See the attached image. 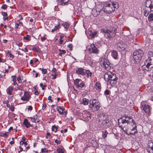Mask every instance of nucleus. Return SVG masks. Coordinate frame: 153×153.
<instances>
[{"instance_id": "42", "label": "nucleus", "mask_w": 153, "mask_h": 153, "mask_svg": "<svg viewBox=\"0 0 153 153\" xmlns=\"http://www.w3.org/2000/svg\"><path fill=\"white\" fill-rule=\"evenodd\" d=\"M23 127H24L25 126L26 128H29L30 127H33V125H23Z\"/></svg>"}, {"instance_id": "23", "label": "nucleus", "mask_w": 153, "mask_h": 153, "mask_svg": "<svg viewBox=\"0 0 153 153\" xmlns=\"http://www.w3.org/2000/svg\"><path fill=\"white\" fill-rule=\"evenodd\" d=\"M81 80L80 79H76L74 80V83L76 85L77 87L79 85V83Z\"/></svg>"}, {"instance_id": "32", "label": "nucleus", "mask_w": 153, "mask_h": 153, "mask_svg": "<svg viewBox=\"0 0 153 153\" xmlns=\"http://www.w3.org/2000/svg\"><path fill=\"white\" fill-rule=\"evenodd\" d=\"M57 151L58 153H64V149L62 148H59L57 149Z\"/></svg>"}, {"instance_id": "5", "label": "nucleus", "mask_w": 153, "mask_h": 153, "mask_svg": "<svg viewBox=\"0 0 153 153\" xmlns=\"http://www.w3.org/2000/svg\"><path fill=\"white\" fill-rule=\"evenodd\" d=\"M142 68L144 71H149L153 68V56L149 58L148 60L145 62V64L142 66Z\"/></svg>"}, {"instance_id": "64", "label": "nucleus", "mask_w": 153, "mask_h": 153, "mask_svg": "<svg viewBox=\"0 0 153 153\" xmlns=\"http://www.w3.org/2000/svg\"><path fill=\"white\" fill-rule=\"evenodd\" d=\"M6 53L7 54H10L11 53V52L10 51L8 50L6 51Z\"/></svg>"}, {"instance_id": "49", "label": "nucleus", "mask_w": 153, "mask_h": 153, "mask_svg": "<svg viewBox=\"0 0 153 153\" xmlns=\"http://www.w3.org/2000/svg\"><path fill=\"white\" fill-rule=\"evenodd\" d=\"M17 80L19 82V83H21L22 82V80L20 78V76H19V77L17 78Z\"/></svg>"}, {"instance_id": "50", "label": "nucleus", "mask_w": 153, "mask_h": 153, "mask_svg": "<svg viewBox=\"0 0 153 153\" xmlns=\"http://www.w3.org/2000/svg\"><path fill=\"white\" fill-rule=\"evenodd\" d=\"M12 77L13 78L12 81H16V77L15 76H12Z\"/></svg>"}, {"instance_id": "46", "label": "nucleus", "mask_w": 153, "mask_h": 153, "mask_svg": "<svg viewBox=\"0 0 153 153\" xmlns=\"http://www.w3.org/2000/svg\"><path fill=\"white\" fill-rule=\"evenodd\" d=\"M72 44H69L68 45V47L70 48V51H72Z\"/></svg>"}, {"instance_id": "63", "label": "nucleus", "mask_w": 153, "mask_h": 153, "mask_svg": "<svg viewBox=\"0 0 153 153\" xmlns=\"http://www.w3.org/2000/svg\"><path fill=\"white\" fill-rule=\"evenodd\" d=\"M41 152L42 153L45 152V149H41Z\"/></svg>"}, {"instance_id": "48", "label": "nucleus", "mask_w": 153, "mask_h": 153, "mask_svg": "<svg viewBox=\"0 0 153 153\" xmlns=\"http://www.w3.org/2000/svg\"><path fill=\"white\" fill-rule=\"evenodd\" d=\"M17 45H18L19 47H21L22 45V43L21 42H18L17 43Z\"/></svg>"}, {"instance_id": "57", "label": "nucleus", "mask_w": 153, "mask_h": 153, "mask_svg": "<svg viewBox=\"0 0 153 153\" xmlns=\"http://www.w3.org/2000/svg\"><path fill=\"white\" fill-rule=\"evenodd\" d=\"M10 109L11 111H14V108L13 106H12L10 108Z\"/></svg>"}, {"instance_id": "30", "label": "nucleus", "mask_w": 153, "mask_h": 153, "mask_svg": "<svg viewBox=\"0 0 153 153\" xmlns=\"http://www.w3.org/2000/svg\"><path fill=\"white\" fill-rule=\"evenodd\" d=\"M59 50L60 52V53L59 54V56H62L63 53H66V51L65 50L59 49Z\"/></svg>"}, {"instance_id": "14", "label": "nucleus", "mask_w": 153, "mask_h": 153, "mask_svg": "<svg viewBox=\"0 0 153 153\" xmlns=\"http://www.w3.org/2000/svg\"><path fill=\"white\" fill-rule=\"evenodd\" d=\"M30 95L29 93L25 91V92L24 96L22 97L21 100L23 101H28Z\"/></svg>"}, {"instance_id": "20", "label": "nucleus", "mask_w": 153, "mask_h": 153, "mask_svg": "<svg viewBox=\"0 0 153 153\" xmlns=\"http://www.w3.org/2000/svg\"><path fill=\"white\" fill-rule=\"evenodd\" d=\"M111 55L114 59H117L118 57V54L117 51H113Z\"/></svg>"}, {"instance_id": "55", "label": "nucleus", "mask_w": 153, "mask_h": 153, "mask_svg": "<svg viewBox=\"0 0 153 153\" xmlns=\"http://www.w3.org/2000/svg\"><path fill=\"white\" fill-rule=\"evenodd\" d=\"M59 109L60 110H61L62 111L65 110V108L64 107H61L60 106L59 107Z\"/></svg>"}, {"instance_id": "36", "label": "nucleus", "mask_w": 153, "mask_h": 153, "mask_svg": "<svg viewBox=\"0 0 153 153\" xmlns=\"http://www.w3.org/2000/svg\"><path fill=\"white\" fill-rule=\"evenodd\" d=\"M23 124H30L28 123V120L26 119H25L23 121Z\"/></svg>"}, {"instance_id": "10", "label": "nucleus", "mask_w": 153, "mask_h": 153, "mask_svg": "<svg viewBox=\"0 0 153 153\" xmlns=\"http://www.w3.org/2000/svg\"><path fill=\"white\" fill-rule=\"evenodd\" d=\"M89 52L90 53H92L97 54L98 53V50L94 44H91L88 49Z\"/></svg>"}, {"instance_id": "44", "label": "nucleus", "mask_w": 153, "mask_h": 153, "mask_svg": "<svg viewBox=\"0 0 153 153\" xmlns=\"http://www.w3.org/2000/svg\"><path fill=\"white\" fill-rule=\"evenodd\" d=\"M30 36L29 35H27L26 36H24L23 39H25L26 40H28L30 39Z\"/></svg>"}, {"instance_id": "43", "label": "nucleus", "mask_w": 153, "mask_h": 153, "mask_svg": "<svg viewBox=\"0 0 153 153\" xmlns=\"http://www.w3.org/2000/svg\"><path fill=\"white\" fill-rule=\"evenodd\" d=\"M1 8L4 10L6 9L7 8V5L6 4H3L1 7Z\"/></svg>"}, {"instance_id": "28", "label": "nucleus", "mask_w": 153, "mask_h": 153, "mask_svg": "<svg viewBox=\"0 0 153 153\" xmlns=\"http://www.w3.org/2000/svg\"><path fill=\"white\" fill-rule=\"evenodd\" d=\"M58 128V126H56L55 125H54L52 127V131L56 132L57 131Z\"/></svg>"}, {"instance_id": "27", "label": "nucleus", "mask_w": 153, "mask_h": 153, "mask_svg": "<svg viewBox=\"0 0 153 153\" xmlns=\"http://www.w3.org/2000/svg\"><path fill=\"white\" fill-rule=\"evenodd\" d=\"M91 143L93 147H96L98 146V144L97 142L94 140H92L91 141Z\"/></svg>"}, {"instance_id": "35", "label": "nucleus", "mask_w": 153, "mask_h": 153, "mask_svg": "<svg viewBox=\"0 0 153 153\" xmlns=\"http://www.w3.org/2000/svg\"><path fill=\"white\" fill-rule=\"evenodd\" d=\"M3 103L6 104L7 105V106L8 108H10V104H8L9 101L8 100L4 101L3 102Z\"/></svg>"}, {"instance_id": "62", "label": "nucleus", "mask_w": 153, "mask_h": 153, "mask_svg": "<svg viewBox=\"0 0 153 153\" xmlns=\"http://www.w3.org/2000/svg\"><path fill=\"white\" fill-rule=\"evenodd\" d=\"M9 56L10 57L12 58H13L14 57V56L12 54H11V53H10V54H9Z\"/></svg>"}, {"instance_id": "9", "label": "nucleus", "mask_w": 153, "mask_h": 153, "mask_svg": "<svg viewBox=\"0 0 153 153\" xmlns=\"http://www.w3.org/2000/svg\"><path fill=\"white\" fill-rule=\"evenodd\" d=\"M113 5L111 4H108L105 5L103 8V11L106 13L109 14L115 10L114 8H113Z\"/></svg>"}, {"instance_id": "25", "label": "nucleus", "mask_w": 153, "mask_h": 153, "mask_svg": "<svg viewBox=\"0 0 153 153\" xmlns=\"http://www.w3.org/2000/svg\"><path fill=\"white\" fill-rule=\"evenodd\" d=\"M82 101V104L85 105H88L89 102V100L85 98L83 99Z\"/></svg>"}, {"instance_id": "16", "label": "nucleus", "mask_w": 153, "mask_h": 153, "mask_svg": "<svg viewBox=\"0 0 153 153\" xmlns=\"http://www.w3.org/2000/svg\"><path fill=\"white\" fill-rule=\"evenodd\" d=\"M58 3L62 5H65L67 4L69 0H58Z\"/></svg>"}, {"instance_id": "17", "label": "nucleus", "mask_w": 153, "mask_h": 153, "mask_svg": "<svg viewBox=\"0 0 153 153\" xmlns=\"http://www.w3.org/2000/svg\"><path fill=\"white\" fill-rule=\"evenodd\" d=\"M89 34L92 38H94L95 37L97 36V32L90 31L89 33Z\"/></svg>"}, {"instance_id": "3", "label": "nucleus", "mask_w": 153, "mask_h": 153, "mask_svg": "<svg viewBox=\"0 0 153 153\" xmlns=\"http://www.w3.org/2000/svg\"><path fill=\"white\" fill-rule=\"evenodd\" d=\"M101 33H104L107 36V38L108 39L113 38L115 37L117 33V28L115 27L110 28L109 29L105 30L102 29Z\"/></svg>"}, {"instance_id": "52", "label": "nucleus", "mask_w": 153, "mask_h": 153, "mask_svg": "<svg viewBox=\"0 0 153 153\" xmlns=\"http://www.w3.org/2000/svg\"><path fill=\"white\" fill-rule=\"evenodd\" d=\"M31 121L32 122H34L35 123H36V120H35V118H32V117H31Z\"/></svg>"}, {"instance_id": "37", "label": "nucleus", "mask_w": 153, "mask_h": 153, "mask_svg": "<svg viewBox=\"0 0 153 153\" xmlns=\"http://www.w3.org/2000/svg\"><path fill=\"white\" fill-rule=\"evenodd\" d=\"M42 72L43 74H46L47 73V70L46 69L42 68Z\"/></svg>"}, {"instance_id": "6", "label": "nucleus", "mask_w": 153, "mask_h": 153, "mask_svg": "<svg viewBox=\"0 0 153 153\" xmlns=\"http://www.w3.org/2000/svg\"><path fill=\"white\" fill-rule=\"evenodd\" d=\"M100 107L99 102L97 101L96 99L90 101L89 107L90 109L92 111H94L98 110L100 109Z\"/></svg>"}, {"instance_id": "24", "label": "nucleus", "mask_w": 153, "mask_h": 153, "mask_svg": "<svg viewBox=\"0 0 153 153\" xmlns=\"http://www.w3.org/2000/svg\"><path fill=\"white\" fill-rule=\"evenodd\" d=\"M96 125H90L89 128L93 130L96 131L98 130V128L97 126H96Z\"/></svg>"}, {"instance_id": "19", "label": "nucleus", "mask_w": 153, "mask_h": 153, "mask_svg": "<svg viewBox=\"0 0 153 153\" xmlns=\"http://www.w3.org/2000/svg\"><path fill=\"white\" fill-rule=\"evenodd\" d=\"M13 86H10L9 87L7 90V93L10 95H11L12 92L13 91Z\"/></svg>"}, {"instance_id": "58", "label": "nucleus", "mask_w": 153, "mask_h": 153, "mask_svg": "<svg viewBox=\"0 0 153 153\" xmlns=\"http://www.w3.org/2000/svg\"><path fill=\"white\" fill-rule=\"evenodd\" d=\"M33 108L32 106L31 105L29 106L28 108V110H32V109Z\"/></svg>"}, {"instance_id": "13", "label": "nucleus", "mask_w": 153, "mask_h": 153, "mask_svg": "<svg viewBox=\"0 0 153 153\" xmlns=\"http://www.w3.org/2000/svg\"><path fill=\"white\" fill-rule=\"evenodd\" d=\"M84 69L82 68H77L76 69V73L77 74L81 75L82 76L85 75Z\"/></svg>"}, {"instance_id": "59", "label": "nucleus", "mask_w": 153, "mask_h": 153, "mask_svg": "<svg viewBox=\"0 0 153 153\" xmlns=\"http://www.w3.org/2000/svg\"><path fill=\"white\" fill-rule=\"evenodd\" d=\"M46 106H47V105H46V104H43L42 107V109H45V108H46Z\"/></svg>"}, {"instance_id": "34", "label": "nucleus", "mask_w": 153, "mask_h": 153, "mask_svg": "<svg viewBox=\"0 0 153 153\" xmlns=\"http://www.w3.org/2000/svg\"><path fill=\"white\" fill-rule=\"evenodd\" d=\"M64 27L65 29H67L69 27V25L66 22L63 23L62 24Z\"/></svg>"}, {"instance_id": "4", "label": "nucleus", "mask_w": 153, "mask_h": 153, "mask_svg": "<svg viewBox=\"0 0 153 153\" xmlns=\"http://www.w3.org/2000/svg\"><path fill=\"white\" fill-rule=\"evenodd\" d=\"M118 124L120 123H127L130 124L133 123L135 124V122L133 119L130 117H128L126 115L123 116L120 118L118 120Z\"/></svg>"}, {"instance_id": "18", "label": "nucleus", "mask_w": 153, "mask_h": 153, "mask_svg": "<svg viewBox=\"0 0 153 153\" xmlns=\"http://www.w3.org/2000/svg\"><path fill=\"white\" fill-rule=\"evenodd\" d=\"M107 81L108 84L109 83L111 85L113 86L115 85L117 82V80H116L115 79L114 80H108Z\"/></svg>"}, {"instance_id": "41", "label": "nucleus", "mask_w": 153, "mask_h": 153, "mask_svg": "<svg viewBox=\"0 0 153 153\" xmlns=\"http://www.w3.org/2000/svg\"><path fill=\"white\" fill-rule=\"evenodd\" d=\"M85 86V84L83 82L81 83L78 87V88L80 87L82 88Z\"/></svg>"}, {"instance_id": "56", "label": "nucleus", "mask_w": 153, "mask_h": 153, "mask_svg": "<svg viewBox=\"0 0 153 153\" xmlns=\"http://www.w3.org/2000/svg\"><path fill=\"white\" fill-rule=\"evenodd\" d=\"M19 148L20 149V151H18L19 153L20 152L23 151V149L21 146H19Z\"/></svg>"}, {"instance_id": "31", "label": "nucleus", "mask_w": 153, "mask_h": 153, "mask_svg": "<svg viewBox=\"0 0 153 153\" xmlns=\"http://www.w3.org/2000/svg\"><path fill=\"white\" fill-rule=\"evenodd\" d=\"M108 134V133L106 130L104 132H103L102 133V135L103 137L104 138H105L107 136V134Z\"/></svg>"}, {"instance_id": "12", "label": "nucleus", "mask_w": 153, "mask_h": 153, "mask_svg": "<svg viewBox=\"0 0 153 153\" xmlns=\"http://www.w3.org/2000/svg\"><path fill=\"white\" fill-rule=\"evenodd\" d=\"M142 107L143 110L146 113L149 114L150 113L151 108L149 105L146 104L142 105Z\"/></svg>"}, {"instance_id": "47", "label": "nucleus", "mask_w": 153, "mask_h": 153, "mask_svg": "<svg viewBox=\"0 0 153 153\" xmlns=\"http://www.w3.org/2000/svg\"><path fill=\"white\" fill-rule=\"evenodd\" d=\"M55 142L57 144H59L60 143L61 141L60 140H59L56 139L55 141Z\"/></svg>"}, {"instance_id": "8", "label": "nucleus", "mask_w": 153, "mask_h": 153, "mask_svg": "<svg viewBox=\"0 0 153 153\" xmlns=\"http://www.w3.org/2000/svg\"><path fill=\"white\" fill-rule=\"evenodd\" d=\"M104 79L106 81L117 80L118 78L116 74L112 73L109 72L105 73L104 76Z\"/></svg>"}, {"instance_id": "29", "label": "nucleus", "mask_w": 153, "mask_h": 153, "mask_svg": "<svg viewBox=\"0 0 153 153\" xmlns=\"http://www.w3.org/2000/svg\"><path fill=\"white\" fill-rule=\"evenodd\" d=\"M148 20L149 21L153 20V14L151 13L148 16Z\"/></svg>"}, {"instance_id": "11", "label": "nucleus", "mask_w": 153, "mask_h": 153, "mask_svg": "<svg viewBox=\"0 0 153 153\" xmlns=\"http://www.w3.org/2000/svg\"><path fill=\"white\" fill-rule=\"evenodd\" d=\"M146 149L148 152L153 153V143L151 141H149Z\"/></svg>"}, {"instance_id": "26", "label": "nucleus", "mask_w": 153, "mask_h": 153, "mask_svg": "<svg viewBox=\"0 0 153 153\" xmlns=\"http://www.w3.org/2000/svg\"><path fill=\"white\" fill-rule=\"evenodd\" d=\"M9 134L8 132H5L4 134L3 133H0V136L1 137H3L5 138H6L8 136Z\"/></svg>"}, {"instance_id": "38", "label": "nucleus", "mask_w": 153, "mask_h": 153, "mask_svg": "<svg viewBox=\"0 0 153 153\" xmlns=\"http://www.w3.org/2000/svg\"><path fill=\"white\" fill-rule=\"evenodd\" d=\"M95 85L99 89H100L101 88L100 84L99 83L96 82Z\"/></svg>"}, {"instance_id": "22", "label": "nucleus", "mask_w": 153, "mask_h": 153, "mask_svg": "<svg viewBox=\"0 0 153 153\" xmlns=\"http://www.w3.org/2000/svg\"><path fill=\"white\" fill-rule=\"evenodd\" d=\"M85 75L87 74V77H88L89 76H91L92 75V73L88 70H86L85 71Z\"/></svg>"}, {"instance_id": "2", "label": "nucleus", "mask_w": 153, "mask_h": 153, "mask_svg": "<svg viewBox=\"0 0 153 153\" xmlns=\"http://www.w3.org/2000/svg\"><path fill=\"white\" fill-rule=\"evenodd\" d=\"M146 6L143 8L144 15L147 16L149 13L153 11V0H146Z\"/></svg>"}, {"instance_id": "40", "label": "nucleus", "mask_w": 153, "mask_h": 153, "mask_svg": "<svg viewBox=\"0 0 153 153\" xmlns=\"http://www.w3.org/2000/svg\"><path fill=\"white\" fill-rule=\"evenodd\" d=\"M110 91L108 90H106L104 92V94L105 95H108L109 94Z\"/></svg>"}, {"instance_id": "45", "label": "nucleus", "mask_w": 153, "mask_h": 153, "mask_svg": "<svg viewBox=\"0 0 153 153\" xmlns=\"http://www.w3.org/2000/svg\"><path fill=\"white\" fill-rule=\"evenodd\" d=\"M32 50L36 52H38L39 51V49L36 47H33L32 49Z\"/></svg>"}, {"instance_id": "54", "label": "nucleus", "mask_w": 153, "mask_h": 153, "mask_svg": "<svg viewBox=\"0 0 153 153\" xmlns=\"http://www.w3.org/2000/svg\"><path fill=\"white\" fill-rule=\"evenodd\" d=\"M56 110L58 111H59V114H63V111H59V109L58 108H57L56 109Z\"/></svg>"}, {"instance_id": "21", "label": "nucleus", "mask_w": 153, "mask_h": 153, "mask_svg": "<svg viewBox=\"0 0 153 153\" xmlns=\"http://www.w3.org/2000/svg\"><path fill=\"white\" fill-rule=\"evenodd\" d=\"M118 47L121 49L122 50H124L126 47V45H125L124 43L121 45L120 43L118 44Z\"/></svg>"}, {"instance_id": "39", "label": "nucleus", "mask_w": 153, "mask_h": 153, "mask_svg": "<svg viewBox=\"0 0 153 153\" xmlns=\"http://www.w3.org/2000/svg\"><path fill=\"white\" fill-rule=\"evenodd\" d=\"M60 24H59L58 25L54 27V30H58V29H59L60 27Z\"/></svg>"}, {"instance_id": "60", "label": "nucleus", "mask_w": 153, "mask_h": 153, "mask_svg": "<svg viewBox=\"0 0 153 153\" xmlns=\"http://www.w3.org/2000/svg\"><path fill=\"white\" fill-rule=\"evenodd\" d=\"M46 37H43L41 38V40L43 42L44 41L46 40Z\"/></svg>"}, {"instance_id": "51", "label": "nucleus", "mask_w": 153, "mask_h": 153, "mask_svg": "<svg viewBox=\"0 0 153 153\" xmlns=\"http://www.w3.org/2000/svg\"><path fill=\"white\" fill-rule=\"evenodd\" d=\"M51 96H50L48 97V100H49V102H52L53 101L51 99Z\"/></svg>"}, {"instance_id": "1", "label": "nucleus", "mask_w": 153, "mask_h": 153, "mask_svg": "<svg viewBox=\"0 0 153 153\" xmlns=\"http://www.w3.org/2000/svg\"><path fill=\"white\" fill-rule=\"evenodd\" d=\"M144 52L141 49H138L133 53L132 62V63L137 64L140 62L141 59L143 56Z\"/></svg>"}, {"instance_id": "33", "label": "nucleus", "mask_w": 153, "mask_h": 153, "mask_svg": "<svg viewBox=\"0 0 153 153\" xmlns=\"http://www.w3.org/2000/svg\"><path fill=\"white\" fill-rule=\"evenodd\" d=\"M111 5H113V6H112L113 8H114L115 9V8L117 9L118 8V4H116L114 3H112V4Z\"/></svg>"}, {"instance_id": "7", "label": "nucleus", "mask_w": 153, "mask_h": 153, "mask_svg": "<svg viewBox=\"0 0 153 153\" xmlns=\"http://www.w3.org/2000/svg\"><path fill=\"white\" fill-rule=\"evenodd\" d=\"M100 63L101 66H103L105 70H108L111 69V64L108 60L105 59V58H101Z\"/></svg>"}, {"instance_id": "15", "label": "nucleus", "mask_w": 153, "mask_h": 153, "mask_svg": "<svg viewBox=\"0 0 153 153\" xmlns=\"http://www.w3.org/2000/svg\"><path fill=\"white\" fill-rule=\"evenodd\" d=\"M136 126H135V127H133V129L131 130L132 131L135 130V131H134V132H129V133H128V132H127V131L126 130H124V132L125 133H126L128 135H134L135 134H137V129L136 128Z\"/></svg>"}, {"instance_id": "53", "label": "nucleus", "mask_w": 153, "mask_h": 153, "mask_svg": "<svg viewBox=\"0 0 153 153\" xmlns=\"http://www.w3.org/2000/svg\"><path fill=\"white\" fill-rule=\"evenodd\" d=\"M1 14L4 17L7 16V13L2 12Z\"/></svg>"}, {"instance_id": "61", "label": "nucleus", "mask_w": 153, "mask_h": 153, "mask_svg": "<svg viewBox=\"0 0 153 153\" xmlns=\"http://www.w3.org/2000/svg\"><path fill=\"white\" fill-rule=\"evenodd\" d=\"M19 25V24L18 23H16L15 24V28L17 29L18 28V27Z\"/></svg>"}]
</instances>
